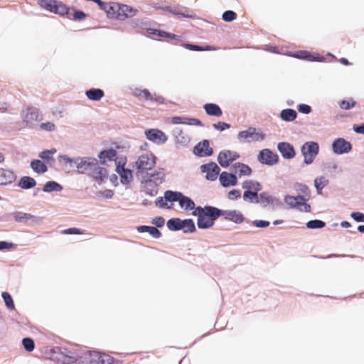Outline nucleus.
<instances>
[{"instance_id": "nucleus-1", "label": "nucleus", "mask_w": 364, "mask_h": 364, "mask_svg": "<svg viewBox=\"0 0 364 364\" xmlns=\"http://www.w3.org/2000/svg\"><path fill=\"white\" fill-rule=\"evenodd\" d=\"M38 5L43 9L54 13L60 16H66L68 18L74 21L84 20L87 15L82 11L73 10V13H70L71 10L65 4L58 0H39Z\"/></svg>"}, {"instance_id": "nucleus-2", "label": "nucleus", "mask_w": 364, "mask_h": 364, "mask_svg": "<svg viewBox=\"0 0 364 364\" xmlns=\"http://www.w3.org/2000/svg\"><path fill=\"white\" fill-rule=\"evenodd\" d=\"M220 210L213 206L196 207L192 214L198 217L197 225L200 229L211 228L220 217Z\"/></svg>"}, {"instance_id": "nucleus-3", "label": "nucleus", "mask_w": 364, "mask_h": 364, "mask_svg": "<svg viewBox=\"0 0 364 364\" xmlns=\"http://www.w3.org/2000/svg\"><path fill=\"white\" fill-rule=\"evenodd\" d=\"M50 358L58 364H80V360L84 357L68 348L55 347L50 352Z\"/></svg>"}, {"instance_id": "nucleus-4", "label": "nucleus", "mask_w": 364, "mask_h": 364, "mask_svg": "<svg viewBox=\"0 0 364 364\" xmlns=\"http://www.w3.org/2000/svg\"><path fill=\"white\" fill-rule=\"evenodd\" d=\"M156 156L152 154H144L139 156L135 162L136 174L138 176L146 173L156 165Z\"/></svg>"}, {"instance_id": "nucleus-5", "label": "nucleus", "mask_w": 364, "mask_h": 364, "mask_svg": "<svg viewBox=\"0 0 364 364\" xmlns=\"http://www.w3.org/2000/svg\"><path fill=\"white\" fill-rule=\"evenodd\" d=\"M86 364H112L114 358L106 353L97 351H87L83 353Z\"/></svg>"}, {"instance_id": "nucleus-6", "label": "nucleus", "mask_w": 364, "mask_h": 364, "mask_svg": "<svg viewBox=\"0 0 364 364\" xmlns=\"http://www.w3.org/2000/svg\"><path fill=\"white\" fill-rule=\"evenodd\" d=\"M237 137L241 142L250 143L264 140L265 134L255 127H249L247 130L240 132Z\"/></svg>"}, {"instance_id": "nucleus-7", "label": "nucleus", "mask_w": 364, "mask_h": 364, "mask_svg": "<svg viewBox=\"0 0 364 364\" xmlns=\"http://www.w3.org/2000/svg\"><path fill=\"white\" fill-rule=\"evenodd\" d=\"M308 198H306L305 196H287L284 198V202L287 204L291 208H296L301 211L304 212H310L311 206L309 204H307L306 201Z\"/></svg>"}, {"instance_id": "nucleus-8", "label": "nucleus", "mask_w": 364, "mask_h": 364, "mask_svg": "<svg viewBox=\"0 0 364 364\" xmlns=\"http://www.w3.org/2000/svg\"><path fill=\"white\" fill-rule=\"evenodd\" d=\"M319 146L316 142L309 141L305 143L301 147V153L306 164H311L318 153Z\"/></svg>"}, {"instance_id": "nucleus-9", "label": "nucleus", "mask_w": 364, "mask_h": 364, "mask_svg": "<svg viewBox=\"0 0 364 364\" xmlns=\"http://www.w3.org/2000/svg\"><path fill=\"white\" fill-rule=\"evenodd\" d=\"M125 160L121 159L117 163L116 171L120 176V181L122 184H129L133 179L132 171L125 168Z\"/></svg>"}, {"instance_id": "nucleus-10", "label": "nucleus", "mask_w": 364, "mask_h": 364, "mask_svg": "<svg viewBox=\"0 0 364 364\" xmlns=\"http://www.w3.org/2000/svg\"><path fill=\"white\" fill-rule=\"evenodd\" d=\"M97 159L95 158H81L78 159L75 163L77 171L81 173L90 172L97 165Z\"/></svg>"}, {"instance_id": "nucleus-11", "label": "nucleus", "mask_w": 364, "mask_h": 364, "mask_svg": "<svg viewBox=\"0 0 364 364\" xmlns=\"http://www.w3.org/2000/svg\"><path fill=\"white\" fill-rule=\"evenodd\" d=\"M22 118L24 122L31 126L41 119L38 109L30 107L22 112Z\"/></svg>"}, {"instance_id": "nucleus-12", "label": "nucleus", "mask_w": 364, "mask_h": 364, "mask_svg": "<svg viewBox=\"0 0 364 364\" xmlns=\"http://www.w3.org/2000/svg\"><path fill=\"white\" fill-rule=\"evenodd\" d=\"M333 151L336 154L348 153L352 149L351 144L343 138L335 139L332 144Z\"/></svg>"}, {"instance_id": "nucleus-13", "label": "nucleus", "mask_w": 364, "mask_h": 364, "mask_svg": "<svg viewBox=\"0 0 364 364\" xmlns=\"http://www.w3.org/2000/svg\"><path fill=\"white\" fill-rule=\"evenodd\" d=\"M133 95L139 98L144 99L146 101H154L159 104L164 103V98L161 96H156V95H152L148 90L144 89L141 90L139 88H135L133 91Z\"/></svg>"}, {"instance_id": "nucleus-14", "label": "nucleus", "mask_w": 364, "mask_h": 364, "mask_svg": "<svg viewBox=\"0 0 364 364\" xmlns=\"http://www.w3.org/2000/svg\"><path fill=\"white\" fill-rule=\"evenodd\" d=\"M200 169L206 173L205 178L209 181L216 180L220 171L219 166L214 162L202 165Z\"/></svg>"}, {"instance_id": "nucleus-15", "label": "nucleus", "mask_w": 364, "mask_h": 364, "mask_svg": "<svg viewBox=\"0 0 364 364\" xmlns=\"http://www.w3.org/2000/svg\"><path fill=\"white\" fill-rule=\"evenodd\" d=\"M257 159L262 164L269 166L278 162V156L267 149L262 150L258 154Z\"/></svg>"}, {"instance_id": "nucleus-16", "label": "nucleus", "mask_w": 364, "mask_h": 364, "mask_svg": "<svg viewBox=\"0 0 364 364\" xmlns=\"http://www.w3.org/2000/svg\"><path fill=\"white\" fill-rule=\"evenodd\" d=\"M239 154L231 151H225L219 153L218 156V163L221 166L228 167L231 162L239 158Z\"/></svg>"}, {"instance_id": "nucleus-17", "label": "nucleus", "mask_w": 364, "mask_h": 364, "mask_svg": "<svg viewBox=\"0 0 364 364\" xmlns=\"http://www.w3.org/2000/svg\"><path fill=\"white\" fill-rule=\"evenodd\" d=\"M100 9L104 10L107 16L110 18H115L119 20V12H120V4L116 2L105 3L103 2V5L101 6Z\"/></svg>"}, {"instance_id": "nucleus-18", "label": "nucleus", "mask_w": 364, "mask_h": 364, "mask_svg": "<svg viewBox=\"0 0 364 364\" xmlns=\"http://www.w3.org/2000/svg\"><path fill=\"white\" fill-rule=\"evenodd\" d=\"M220 216H223L225 220L240 224L244 221L243 215L238 210H220Z\"/></svg>"}, {"instance_id": "nucleus-19", "label": "nucleus", "mask_w": 364, "mask_h": 364, "mask_svg": "<svg viewBox=\"0 0 364 364\" xmlns=\"http://www.w3.org/2000/svg\"><path fill=\"white\" fill-rule=\"evenodd\" d=\"M146 138L154 143L162 144L167 140V137L165 134L156 129H152L146 131L145 132Z\"/></svg>"}, {"instance_id": "nucleus-20", "label": "nucleus", "mask_w": 364, "mask_h": 364, "mask_svg": "<svg viewBox=\"0 0 364 364\" xmlns=\"http://www.w3.org/2000/svg\"><path fill=\"white\" fill-rule=\"evenodd\" d=\"M219 180L223 187L234 186L237 183L236 175L226 171H223L220 174Z\"/></svg>"}, {"instance_id": "nucleus-21", "label": "nucleus", "mask_w": 364, "mask_h": 364, "mask_svg": "<svg viewBox=\"0 0 364 364\" xmlns=\"http://www.w3.org/2000/svg\"><path fill=\"white\" fill-rule=\"evenodd\" d=\"M107 171L105 168L101 167L98 165L97 161V165L90 171V175L93 179L101 183L107 177Z\"/></svg>"}, {"instance_id": "nucleus-22", "label": "nucleus", "mask_w": 364, "mask_h": 364, "mask_svg": "<svg viewBox=\"0 0 364 364\" xmlns=\"http://www.w3.org/2000/svg\"><path fill=\"white\" fill-rule=\"evenodd\" d=\"M278 149L284 159H292L295 156V151L292 145L287 142L278 144Z\"/></svg>"}, {"instance_id": "nucleus-23", "label": "nucleus", "mask_w": 364, "mask_h": 364, "mask_svg": "<svg viewBox=\"0 0 364 364\" xmlns=\"http://www.w3.org/2000/svg\"><path fill=\"white\" fill-rule=\"evenodd\" d=\"M171 122L174 124H183L198 127L203 126L202 122L196 118H188L184 117H173L171 119Z\"/></svg>"}, {"instance_id": "nucleus-24", "label": "nucleus", "mask_w": 364, "mask_h": 364, "mask_svg": "<svg viewBox=\"0 0 364 364\" xmlns=\"http://www.w3.org/2000/svg\"><path fill=\"white\" fill-rule=\"evenodd\" d=\"M194 153L199 156H207L212 154V149L209 146V142L204 140L203 142L198 143L194 147Z\"/></svg>"}, {"instance_id": "nucleus-25", "label": "nucleus", "mask_w": 364, "mask_h": 364, "mask_svg": "<svg viewBox=\"0 0 364 364\" xmlns=\"http://www.w3.org/2000/svg\"><path fill=\"white\" fill-rule=\"evenodd\" d=\"M143 191L146 194L151 196H156L158 193V187L159 185L152 182L151 180L144 179L141 181Z\"/></svg>"}, {"instance_id": "nucleus-26", "label": "nucleus", "mask_w": 364, "mask_h": 364, "mask_svg": "<svg viewBox=\"0 0 364 364\" xmlns=\"http://www.w3.org/2000/svg\"><path fill=\"white\" fill-rule=\"evenodd\" d=\"M16 175L10 170L0 168V185L10 184L16 180Z\"/></svg>"}, {"instance_id": "nucleus-27", "label": "nucleus", "mask_w": 364, "mask_h": 364, "mask_svg": "<svg viewBox=\"0 0 364 364\" xmlns=\"http://www.w3.org/2000/svg\"><path fill=\"white\" fill-rule=\"evenodd\" d=\"M137 9L128 5L120 4V12L119 20H124L127 18H131L136 15Z\"/></svg>"}, {"instance_id": "nucleus-28", "label": "nucleus", "mask_w": 364, "mask_h": 364, "mask_svg": "<svg viewBox=\"0 0 364 364\" xmlns=\"http://www.w3.org/2000/svg\"><path fill=\"white\" fill-rule=\"evenodd\" d=\"M101 163L105 164L107 161H116L117 151L112 149L102 151L98 155Z\"/></svg>"}, {"instance_id": "nucleus-29", "label": "nucleus", "mask_w": 364, "mask_h": 364, "mask_svg": "<svg viewBox=\"0 0 364 364\" xmlns=\"http://www.w3.org/2000/svg\"><path fill=\"white\" fill-rule=\"evenodd\" d=\"M203 108L209 116L220 117L223 114L220 107L216 104L207 103L204 105Z\"/></svg>"}, {"instance_id": "nucleus-30", "label": "nucleus", "mask_w": 364, "mask_h": 364, "mask_svg": "<svg viewBox=\"0 0 364 364\" xmlns=\"http://www.w3.org/2000/svg\"><path fill=\"white\" fill-rule=\"evenodd\" d=\"M233 169L235 174H237L240 177L250 176L252 173V169L247 165L242 163H236L233 166Z\"/></svg>"}, {"instance_id": "nucleus-31", "label": "nucleus", "mask_w": 364, "mask_h": 364, "mask_svg": "<svg viewBox=\"0 0 364 364\" xmlns=\"http://www.w3.org/2000/svg\"><path fill=\"white\" fill-rule=\"evenodd\" d=\"M179 205L181 208L186 210H195L196 205L195 203L188 197L185 196L182 194L178 201Z\"/></svg>"}, {"instance_id": "nucleus-32", "label": "nucleus", "mask_w": 364, "mask_h": 364, "mask_svg": "<svg viewBox=\"0 0 364 364\" xmlns=\"http://www.w3.org/2000/svg\"><path fill=\"white\" fill-rule=\"evenodd\" d=\"M242 188L245 191L259 192L262 190V186L257 181L246 180L242 183Z\"/></svg>"}, {"instance_id": "nucleus-33", "label": "nucleus", "mask_w": 364, "mask_h": 364, "mask_svg": "<svg viewBox=\"0 0 364 364\" xmlns=\"http://www.w3.org/2000/svg\"><path fill=\"white\" fill-rule=\"evenodd\" d=\"M165 177L166 175L163 169H160L158 171H155L154 173H151L149 177L147 178L146 179L151 180L152 182L159 186L164 182Z\"/></svg>"}, {"instance_id": "nucleus-34", "label": "nucleus", "mask_w": 364, "mask_h": 364, "mask_svg": "<svg viewBox=\"0 0 364 364\" xmlns=\"http://www.w3.org/2000/svg\"><path fill=\"white\" fill-rule=\"evenodd\" d=\"M136 229L139 232H149L154 238H159L161 236V232L153 226L141 225L137 227Z\"/></svg>"}, {"instance_id": "nucleus-35", "label": "nucleus", "mask_w": 364, "mask_h": 364, "mask_svg": "<svg viewBox=\"0 0 364 364\" xmlns=\"http://www.w3.org/2000/svg\"><path fill=\"white\" fill-rule=\"evenodd\" d=\"M258 196V201L257 203H260L263 206H267L269 204H274V202L277 200L267 192H263Z\"/></svg>"}, {"instance_id": "nucleus-36", "label": "nucleus", "mask_w": 364, "mask_h": 364, "mask_svg": "<svg viewBox=\"0 0 364 364\" xmlns=\"http://www.w3.org/2000/svg\"><path fill=\"white\" fill-rule=\"evenodd\" d=\"M18 185L23 189H29L33 188L36 185V182L32 177L23 176L20 179Z\"/></svg>"}, {"instance_id": "nucleus-37", "label": "nucleus", "mask_w": 364, "mask_h": 364, "mask_svg": "<svg viewBox=\"0 0 364 364\" xmlns=\"http://www.w3.org/2000/svg\"><path fill=\"white\" fill-rule=\"evenodd\" d=\"M86 96L88 99L94 101L100 100L104 95L105 93L101 89H90L86 91Z\"/></svg>"}, {"instance_id": "nucleus-38", "label": "nucleus", "mask_w": 364, "mask_h": 364, "mask_svg": "<svg viewBox=\"0 0 364 364\" xmlns=\"http://www.w3.org/2000/svg\"><path fill=\"white\" fill-rule=\"evenodd\" d=\"M294 56L295 58H299V59H304V60H306L308 61H318L319 60V55H312L311 53H309L308 51H305V50H302V51H299V52H296Z\"/></svg>"}, {"instance_id": "nucleus-39", "label": "nucleus", "mask_w": 364, "mask_h": 364, "mask_svg": "<svg viewBox=\"0 0 364 364\" xmlns=\"http://www.w3.org/2000/svg\"><path fill=\"white\" fill-rule=\"evenodd\" d=\"M31 167L37 173H43L47 171V166L46 164L38 159L31 161Z\"/></svg>"}, {"instance_id": "nucleus-40", "label": "nucleus", "mask_w": 364, "mask_h": 364, "mask_svg": "<svg viewBox=\"0 0 364 364\" xmlns=\"http://www.w3.org/2000/svg\"><path fill=\"white\" fill-rule=\"evenodd\" d=\"M296 112L294 109H286L281 112L280 117L281 118L287 122L293 121L296 117Z\"/></svg>"}, {"instance_id": "nucleus-41", "label": "nucleus", "mask_w": 364, "mask_h": 364, "mask_svg": "<svg viewBox=\"0 0 364 364\" xmlns=\"http://www.w3.org/2000/svg\"><path fill=\"white\" fill-rule=\"evenodd\" d=\"M167 227L170 230L176 231L182 230V220L179 218H172L168 220Z\"/></svg>"}, {"instance_id": "nucleus-42", "label": "nucleus", "mask_w": 364, "mask_h": 364, "mask_svg": "<svg viewBox=\"0 0 364 364\" xmlns=\"http://www.w3.org/2000/svg\"><path fill=\"white\" fill-rule=\"evenodd\" d=\"M14 218L18 223H26L28 220L34 219L35 217L29 213L16 212L14 213Z\"/></svg>"}, {"instance_id": "nucleus-43", "label": "nucleus", "mask_w": 364, "mask_h": 364, "mask_svg": "<svg viewBox=\"0 0 364 364\" xmlns=\"http://www.w3.org/2000/svg\"><path fill=\"white\" fill-rule=\"evenodd\" d=\"M165 201L176 202L179 201L182 193L181 192H174L172 191H166L164 193Z\"/></svg>"}, {"instance_id": "nucleus-44", "label": "nucleus", "mask_w": 364, "mask_h": 364, "mask_svg": "<svg viewBox=\"0 0 364 364\" xmlns=\"http://www.w3.org/2000/svg\"><path fill=\"white\" fill-rule=\"evenodd\" d=\"M328 180L323 176L316 178L314 180V186L317 190L318 194L322 193V189L328 184Z\"/></svg>"}, {"instance_id": "nucleus-45", "label": "nucleus", "mask_w": 364, "mask_h": 364, "mask_svg": "<svg viewBox=\"0 0 364 364\" xmlns=\"http://www.w3.org/2000/svg\"><path fill=\"white\" fill-rule=\"evenodd\" d=\"M61 190L62 186L55 181L47 182L43 188V191L45 192L58 191Z\"/></svg>"}, {"instance_id": "nucleus-46", "label": "nucleus", "mask_w": 364, "mask_h": 364, "mask_svg": "<svg viewBox=\"0 0 364 364\" xmlns=\"http://www.w3.org/2000/svg\"><path fill=\"white\" fill-rule=\"evenodd\" d=\"M182 230L184 232H193L196 230L195 224L191 219H186L182 220Z\"/></svg>"}, {"instance_id": "nucleus-47", "label": "nucleus", "mask_w": 364, "mask_h": 364, "mask_svg": "<svg viewBox=\"0 0 364 364\" xmlns=\"http://www.w3.org/2000/svg\"><path fill=\"white\" fill-rule=\"evenodd\" d=\"M258 192L245 191L243 194V198L245 200L257 203L258 201Z\"/></svg>"}, {"instance_id": "nucleus-48", "label": "nucleus", "mask_w": 364, "mask_h": 364, "mask_svg": "<svg viewBox=\"0 0 364 364\" xmlns=\"http://www.w3.org/2000/svg\"><path fill=\"white\" fill-rule=\"evenodd\" d=\"M185 47L191 50L196 51H204V50H215L216 48L215 47L210 46H206L205 47H202L197 45L193 44H186Z\"/></svg>"}, {"instance_id": "nucleus-49", "label": "nucleus", "mask_w": 364, "mask_h": 364, "mask_svg": "<svg viewBox=\"0 0 364 364\" xmlns=\"http://www.w3.org/2000/svg\"><path fill=\"white\" fill-rule=\"evenodd\" d=\"M2 298L5 302L6 306L11 310H14L15 309V306L13 301V299L11 295L7 292L2 293Z\"/></svg>"}, {"instance_id": "nucleus-50", "label": "nucleus", "mask_w": 364, "mask_h": 364, "mask_svg": "<svg viewBox=\"0 0 364 364\" xmlns=\"http://www.w3.org/2000/svg\"><path fill=\"white\" fill-rule=\"evenodd\" d=\"M326 223L319 220H310L306 223L307 228L310 229H316V228H322L325 227Z\"/></svg>"}, {"instance_id": "nucleus-51", "label": "nucleus", "mask_w": 364, "mask_h": 364, "mask_svg": "<svg viewBox=\"0 0 364 364\" xmlns=\"http://www.w3.org/2000/svg\"><path fill=\"white\" fill-rule=\"evenodd\" d=\"M22 344L24 348L28 352L33 351L35 348L34 341L30 338H23L22 341Z\"/></svg>"}, {"instance_id": "nucleus-52", "label": "nucleus", "mask_w": 364, "mask_h": 364, "mask_svg": "<svg viewBox=\"0 0 364 364\" xmlns=\"http://www.w3.org/2000/svg\"><path fill=\"white\" fill-rule=\"evenodd\" d=\"M237 18V14L232 11H226L223 14V20L226 22H231Z\"/></svg>"}, {"instance_id": "nucleus-53", "label": "nucleus", "mask_w": 364, "mask_h": 364, "mask_svg": "<svg viewBox=\"0 0 364 364\" xmlns=\"http://www.w3.org/2000/svg\"><path fill=\"white\" fill-rule=\"evenodd\" d=\"M355 105V102L353 100H342L340 102L339 105L341 109H349L352 107H353Z\"/></svg>"}, {"instance_id": "nucleus-54", "label": "nucleus", "mask_w": 364, "mask_h": 364, "mask_svg": "<svg viewBox=\"0 0 364 364\" xmlns=\"http://www.w3.org/2000/svg\"><path fill=\"white\" fill-rule=\"evenodd\" d=\"M56 150L55 149L51 150H45L42 151L40 154V157L43 159L48 161L52 158V156L54 153H55Z\"/></svg>"}, {"instance_id": "nucleus-55", "label": "nucleus", "mask_w": 364, "mask_h": 364, "mask_svg": "<svg viewBox=\"0 0 364 364\" xmlns=\"http://www.w3.org/2000/svg\"><path fill=\"white\" fill-rule=\"evenodd\" d=\"M63 233L65 234V235H70V234L82 235V234H83V231H82L80 229L76 228H71L64 230L63 231Z\"/></svg>"}, {"instance_id": "nucleus-56", "label": "nucleus", "mask_w": 364, "mask_h": 364, "mask_svg": "<svg viewBox=\"0 0 364 364\" xmlns=\"http://www.w3.org/2000/svg\"><path fill=\"white\" fill-rule=\"evenodd\" d=\"M213 127L217 130L223 131L226 129H229L230 125L226 122H219L216 124H214Z\"/></svg>"}, {"instance_id": "nucleus-57", "label": "nucleus", "mask_w": 364, "mask_h": 364, "mask_svg": "<svg viewBox=\"0 0 364 364\" xmlns=\"http://www.w3.org/2000/svg\"><path fill=\"white\" fill-rule=\"evenodd\" d=\"M151 223L158 228H161L164 225L165 220L161 216L156 217L152 220Z\"/></svg>"}, {"instance_id": "nucleus-58", "label": "nucleus", "mask_w": 364, "mask_h": 364, "mask_svg": "<svg viewBox=\"0 0 364 364\" xmlns=\"http://www.w3.org/2000/svg\"><path fill=\"white\" fill-rule=\"evenodd\" d=\"M350 216L357 222H364V214L363 213L353 212Z\"/></svg>"}, {"instance_id": "nucleus-59", "label": "nucleus", "mask_w": 364, "mask_h": 364, "mask_svg": "<svg viewBox=\"0 0 364 364\" xmlns=\"http://www.w3.org/2000/svg\"><path fill=\"white\" fill-rule=\"evenodd\" d=\"M299 112L304 114H309L311 111V107L306 104H301L297 107Z\"/></svg>"}, {"instance_id": "nucleus-60", "label": "nucleus", "mask_w": 364, "mask_h": 364, "mask_svg": "<svg viewBox=\"0 0 364 364\" xmlns=\"http://www.w3.org/2000/svg\"><path fill=\"white\" fill-rule=\"evenodd\" d=\"M241 193L240 191L238 190H232L228 193V198L230 200H236L240 198Z\"/></svg>"}, {"instance_id": "nucleus-61", "label": "nucleus", "mask_w": 364, "mask_h": 364, "mask_svg": "<svg viewBox=\"0 0 364 364\" xmlns=\"http://www.w3.org/2000/svg\"><path fill=\"white\" fill-rule=\"evenodd\" d=\"M40 127L41 129L46 131H53L55 128V124L52 122L42 123Z\"/></svg>"}, {"instance_id": "nucleus-62", "label": "nucleus", "mask_w": 364, "mask_h": 364, "mask_svg": "<svg viewBox=\"0 0 364 364\" xmlns=\"http://www.w3.org/2000/svg\"><path fill=\"white\" fill-rule=\"evenodd\" d=\"M255 226L257 228H267L269 225V222L262 220H257L253 222Z\"/></svg>"}, {"instance_id": "nucleus-63", "label": "nucleus", "mask_w": 364, "mask_h": 364, "mask_svg": "<svg viewBox=\"0 0 364 364\" xmlns=\"http://www.w3.org/2000/svg\"><path fill=\"white\" fill-rule=\"evenodd\" d=\"M167 202L168 201H165V196L164 198L159 197L156 200V205L159 208H165L167 206Z\"/></svg>"}, {"instance_id": "nucleus-64", "label": "nucleus", "mask_w": 364, "mask_h": 364, "mask_svg": "<svg viewBox=\"0 0 364 364\" xmlns=\"http://www.w3.org/2000/svg\"><path fill=\"white\" fill-rule=\"evenodd\" d=\"M99 194L100 196H104L106 198H111L114 195L113 191L112 190H105L104 191H100Z\"/></svg>"}]
</instances>
